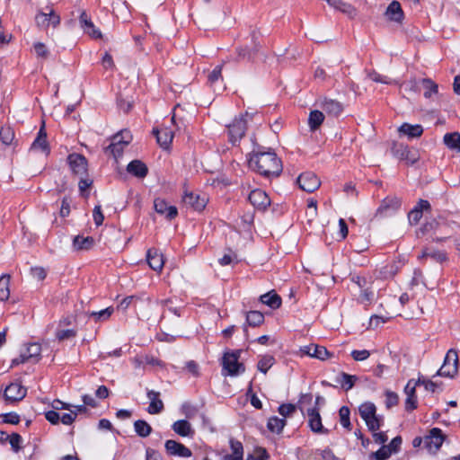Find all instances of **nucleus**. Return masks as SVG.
Here are the masks:
<instances>
[{"label":"nucleus","mask_w":460,"mask_h":460,"mask_svg":"<svg viewBox=\"0 0 460 460\" xmlns=\"http://www.w3.org/2000/svg\"><path fill=\"white\" fill-rule=\"evenodd\" d=\"M182 200L186 205H189L196 211H202L208 202V199L205 196H200L199 194H195L193 192L186 191L184 196L182 197Z\"/></svg>","instance_id":"20"},{"label":"nucleus","mask_w":460,"mask_h":460,"mask_svg":"<svg viewBox=\"0 0 460 460\" xmlns=\"http://www.w3.org/2000/svg\"><path fill=\"white\" fill-rule=\"evenodd\" d=\"M14 139V131L9 126L2 127L0 129V140L5 146H9Z\"/></svg>","instance_id":"49"},{"label":"nucleus","mask_w":460,"mask_h":460,"mask_svg":"<svg viewBox=\"0 0 460 460\" xmlns=\"http://www.w3.org/2000/svg\"><path fill=\"white\" fill-rule=\"evenodd\" d=\"M249 155L250 168L266 178L278 177L283 170L280 158L271 148L254 143Z\"/></svg>","instance_id":"1"},{"label":"nucleus","mask_w":460,"mask_h":460,"mask_svg":"<svg viewBox=\"0 0 460 460\" xmlns=\"http://www.w3.org/2000/svg\"><path fill=\"white\" fill-rule=\"evenodd\" d=\"M431 210L430 203L420 199L414 208L408 213V219L411 225H417L422 217L423 212H429Z\"/></svg>","instance_id":"17"},{"label":"nucleus","mask_w":460,"mask_h":460,"mask_svg":"<svg viewBox=\"0 0 460 460\" xmlns=\"http://www.w3.org/2000/svg\"><path fill=\"white\" fill-rule=\"evenodd\" d=\"M297 405L293 403H283L278 408L279 413L285 418L291 416L296 411Z\"/></svg>","instance_id":"53"},{"label":"nucleus","mask_w":460,"mask_h":460,"mask_svg":"<svg viewBox=\"0 0 460 460\" xmlns=\"http://www.w3.org/2000/svg\"><path fill=\"white\" fill-rule=\"evenodd\" d=\"M260 301L270 307L271 309H278L281 306L282 299L275 290H271L260 296Z\"/></svg>","instance_id":"30"},{"label":"nucleus","mask_w":460,"mask_h":460,"mask_svg":"<svg viewBox=\"0 0 460 460\" xmlns=\"http://www.w3.org/2000/svg\"><path fill=\"white\" fill-rule=\"evenodd\" d=\"M319 106L330 116L339 117L343 111V104L336 100L323 98Z\"/></svg>","instance_id":"22"},{"label":"nucleus","mask_w":460,"mask_h":460,"mask_svg":"<svg viewBox=\"0 0 460 460\" xmlns=\"http://www.w3.org/2000/svg\"><path fill=\"white\" fill-rule=\"evenodd\" d=\"M308 424L311 430L314 433L327 434L329 431L322 424L319 407H314L307 410Z\"/></svg>","instance_id":"16"},{"label":"nucleus","mask_w":460,"mask_h":460,"mask_svg":"<svg viewBox=\"0 0 460 460\" xmlns=\"http://www.w3.org/2000/svg\"><path fill=\"white\" fill-rule=\"evenodd\" d=\"M385 394L386 397L385 403L387 409H391L399 403V396L396 393L387 390Z\"/></svg>","instance_id":"54"},{"label":"nucleus","mask_w":460,"mask_h":460,"mask_svg":"<svg viewBox=\"0 0 460 460\" xmlns=\"http://www.w3.org/2000/svg\"><path fill=\"white\" fill-rule=\"evenodd\" d=\"M127 172L137 178L143 179L148 174V168L144 162L136 159L128 163Z\"/></svg>","instance_id":"26"},{"label":"nucleus","mask_w":460,"mask_h":460,"mask_svg":"<svg viewBox=\"0 0 460 460\" xmlns=\"http://www.w3.org/2000/svg\"><path fill=\"white\" fill-rule=\"evenodd\" d=\"M31 150H40L42 153L46 155H49L50 153V147L47 140V132L45 129L44 122H42V125L40 128L37 137L31 146Z\"/></svg>","instance_id":"19"},{"label":"nucleus","mask_w":460,"mask_h":460,"mask_svg":"<svg viewBox=\"0 0 460 460\" xmlns=\"http://www.w3.org/2000/svg\"><path fill=\"white\" fill-rule=\"evenodd\" d=\"M420 260L430 258L438 263H443L448 261V256L446 252L424 248L421 254L418 257Z\"/></svg>","instance_id":"29"},{"label":"nucleus","mask_w":460,"mask_h":460,"mask_svg":"<svg viewBox=\"0 0 460 460\" xmlns=\"http://www.w3.org/2000/svg\"><path fill=\"white\" fill-rule=\"evenodd\" d=\"M146 460H163V456L157 450L147 447L146 449Z\"/></svg>","instance_id":"64"},{"label":"nucleus","mask_w":460,"mask_h":460,"mask_svg":"<svg viewBox=\"0 0 460 460\" xmlns=\"http://www.w3.org/2000/svg\"><path fill=\"white\" fill-rule=\"evenodd\" d=\"M40 344L33 342L29 344L24 354H26L29 360H33V362L36 363L40 359Z\"/></svg>","instance_id":"44"},{"label":"nucleus","mask_w":460,"mask_h":460,"mask_svg":"<svg viewBox=\"0 0 460 460\" xmlns=\"http://www.w3.org/2000/svg\"><path fill=\"white\" fill-rule=\"evenodd\" d=\"M246 395L247 396H251V404L258 409V410H261L262 408V402H261V400L257 397V395L255 394L252 393V382L250 383L249 385V388L247 390V393H246Z\"/></svg>","instance_id":"59"},{"label":"nucleus","mask_w":460,"mask_h":460,"mask_svg":"<svg viewBox=\"0 0 460 460\" xmlns=\"http://www.w3.org/2000/svg\"><path fill=\"white\" fill-rule=\"evenodd\" d=\"M259 51V45L255 43V47L249 49L248 47H241L236 49L238 61L248 60L252 61Z\"/></svg>","instance_id":"37"},{"label":"nucleus","mask_w":460,"mask_h":460,"mask_svg":"<svg viewBox=\"0 0 460 460\" xmlns=\"http://www.w3.org/2000/svg\"><path fill=\"white\" fill-rule=\"evenodd\" d=\"M458 373V355L456 349H450L444 358L443 365L433 376V377L444 376L453 378Z\"/></svg>","instance_id":"4"},{"label":"nucleus","mask_w":460,"mask_h":460,"mask_svg":"<svg viewBox=\"0 0 460 460\" xmlns=\"http://www.w3.org/2000/svg\"><path fill=\"white\" fill-rule=\"evenodd\" d=\"M339 415H340L341 424L343 426V428H345L346 429L350 431L352 429V424H351L350 419H349V415H350L349 408L348 406H341L339 411Z\"/></svg>","instance_id":"47"},{"label":"nucleus","mask_w":460,"mask_h":460,"mask_svg":"<svg viewBox=\"0 0 460 460\" xmlns=\"http://www.w3.org/2000/svg\"><path fill=\"white\" fill-rule=\"evenodd\" d=\"M67 162L73 173L78 176L87 174V159L81 154L73 153L67 156Z\"/></svg>","instance_id":"9"},{"label":"nucleus","mask_w":460,"mask_h":460,"mask_svg":"<svg viewBox=\"0 0 460 460\" xmlns=\"http://www.w3.org/2000/svg\"><path fill=\"white\" fill-rule=\"evenodd\" d=\"M134 429L137 436L140 438H146L148 437L153 429L146 420H137L134 422Z\"/></svg>","instance_id":"41"},{"label":"nucleus","mask_w":460,"mask_h":460,"mask_svg":"<svg viewBox=\"0 0 460 460\" xmlns=\"http://www.w3.org/2000/svg\"><path fill=\"white\" fill-rule=\"evenodd\" d=\"M296 182L301 190L308 193L315 191L321 186L319 178L313 172L301 173L297 177Z\"/></svg>","instance_id":"8"},{"label":"nucleus","mask_w":460,"mask_h":460,"mask_svg":"<svg viewBox=\"0 0 460 460\" xmlns=\"http://www.w3.org/2000/svg\"><path fill=\"white\" fill-rule=\"evenodd\" d=\"M421 84L425 89L423 95L427 99L438 93V85L430 78L421 79Z\"/></svg>","instance_id":"42"},{"label":"nucleus","mask_w":460,"mask_h":460,"mask_svg":"<svg viewBox=\"0 0 460 460\" xmlns=\"http://www.w3.org/2000/svg\"><path fill=\"white\" fill-rule=\"evenodd\" d=\"M10 276L3 275L0 278V301H6L10 296Z\"/></svg>","instance_id":"45"},{"label":"nucleus","mask_w":460,"mask_h":460,"mask_svg":"<svg viewBox=\"0 0 460 460\" xmlns=\"http://www.w3.org/2000/svg\"><path fill=\"white\" fill-rule=\"evenodd\" d=\"M286 424L287 420L285 419L272 416L268 420L267 428L270 432L280 434Z\"/></svg>","instance_id":"40"},{"label":"nucleus","mask_w":460,"mask_h":460,"mask_svg":"<svg viewBox=\"0 0 460 460\" xmlns=\"http://www.w3.org/2000/svg\"><path fill=\"white\" fill-rule=\"evenodd\" d=\"M127 140H119V136H113L111 143L104 148L106 155H112L115 159L120 157L123 154L125 146H127L132 140L130 132H126Z\"/></svg>","instance_id":"10"},{"label":"nucleus","mask_w":460,"mask_h":460,"mask_svg":"<svg viewBox=\"0 0 460 460\" xmlns=\"http://www.w3.org/2000/svg\"><path fill=\"white\" fill-rule=\"evenodd\" d=\"M392 155L401 161H405L408 164H414L420 159L417 150L410 149L407 145L394 141L391 146Z\"/></svg>","instance_id":"5"},{"label":"nucleus","mask_w":460,"mask_h":460,"mask_svg":"<svg viewBox=\"0 0 460 460\" xmlns=\"http://www.w3.org/2000/svg\"><path fill=\"white\" fill-rule=\"evenodd\" d=\"M397 271L398 266L396 265L395 262H392L382 269L381 274H383L385 278H388L394 277L397 273Z\"/></svg>","instance_id":"61"},{"label":"nucleus","mask_w":460,"mask_h":460,"mask_svg":"<svg viewBox=\"0 0 460 460\" xmlns=\"http://www.w3.org/2000/svg\"><path fill=\"white\" fill-rule=\"evenodd\" d=\"M404 393L407 395L405 400V411L411 412L418 407L416 389L414 386L405 385Z\"/></svg>","instance_id":"34"},{"label":"nucleus","mask_w":460,"mask_h":460,"mask_svg":"<svg viewBox=\"0 0 460 460\" xmlns=\"http://www.w3.org/2000/svg\"><path fill=\"white\" fill-rule=\"evenodd\" d=\"M324 118V114L322 111L318 110L311 111L308 117V126L310 131H316L323 124Z\"/></svg>","instance_id":"35"},{"label":"nucleus","mask_w":460,"mask_h":460,"mask_svg":"<svg viewBox=\"0 0 460 460\" xmlns=\"http://www.w3.org/2000/svg\"><path fill=\"white\" fill-rule=\"evenodd\" d=\"M0 418L3 419L4 423L13 424V425L19 424V422L21 420L19 414H17L14 411L3 413L0 415Z\"/></svg>","instance_id":"55"},{"label":"nucleus","mask_w":460,"mask_h":460,"mask_svg":"<svg viewBox=\"0 0 460 460\" xmlns=\"http://www.w3.org/2000/svg\"><path fill=\"white\" fill-rule=\"evenodd\" d=\"M304 354L310 356L312 358H318L320 360H325L328 358L332 357V353H331L325 347L310 344L308 346H305L302 349Z\"/></svg>","instance_id":"23"},{"label":"nucleus","mask_w":460,"mask_h":460,"mask_svg":"<svg viewBox=\"0 0 460 460\" xmlns=\"http://www.w3.org/2000/svg\"><path fill=\"white\" fill-rule=\"evenodd\" d=\"M241 353V349L225 352L222 358V371L224 376H236L245 371L244 365L238 361Z\"/></svg>","instance_id":"3"},{"label":"nucleus","mask_w":460,"mask_h":460,"mask_svg":"<svg viewBox=\"0 0 460 460\" xmlns=\"http://www.w3.org/2000/svg\"><path fill=\"white\" fill-rule=\"evenodd\" d=\"M146 261L149 267L155 271H161L164 264L163 254L159 253L155 248L147 250Z\"/></svg>","instance_id":"25"},{"label":"nucleus","mask_w":460,"mask_h":460,"mask_svg":"<svg viewBox=\"0 0 460 460\" xmlns=\"http://www.w3.org/2000/svg\"><path fill=\"white\" fill-rule=\"evenodd\" d=\"M391 456V451L387 449L385 446L382 447L376 452H372L370 455V458H375L376 460H386Z\"/></svg>","instance_id":"56"},{"label":"nucleus","mask_w":460,"mask_h":460,"mask_svg":"<svg viewBox=\"0 0 460 460\" xmlns=\"http://www.w3.org/2000/svg\"><path fill=\"white\" fill-rule=\"evenodd\" d=\"M248 200L254 208L260 211H265L271 202L268 194L261 189L252 190L248 195Z\"/></svg>","instance_id":"11"},{"label":"nucleus","mask_w":460,"mask_h":460,"mask_svg":"<svg viewBox=\"0 0 460 460\" xmlns=\"http://www.w3.org/2000/svg\"><path fill=\"white\" fill-rule=\"evenodd\" d=\"M116 102L119 109L123 111L125 113L129 112L132 109L133 101H129L128 96L123 93H119L117 94Z\"/></svg>","instance_id":"48"},{"label":"nucleus","mask_w":460,"mask_h":460,"mask_svg":"<svg viewBox=\"0 0 460 460\" xmlns=\"http://www.w3.org/2000/svg\"><path fill=\"white\" fill-rule=\"evenodd\" d=\"M153 135L155 137L157 143L159 146L164 149L169 148L171 146L174 133L169 128H154L152 131Z\"/></svg>","instance_id":"18"},{"label":"nucleus","mask_w":460,"mask_h":460,"mask_svg":"<svg viewBox=\"0 0 460 460\" xmlns=\"http://www.w3.org/2000/svg\"><path fill=\"white\" fill-rule=\"evenodd\" d=\"M399 132L402 135L407 136L409 138H414L422 135L423 128L420 124L411 125L405 122L399 128Z\"/></svg>","instance_id":"32"},{"label":"nucleus","mask_w":460,"mask_h":460,"mask_svg":"<svg viewBox=\"0 0 460 460\" xmlns=\"http://www.w3.org/2000/svg\"><path fill=\"white\" fill-rule=\"evenodd\" d=\"M94 243L95 240L92 236L76 235L73 239V247L75 251H89Z\"/></svg>","instance_id":"31"},{"label":"nucleus","mask_w":460,"mask_h":460,"mask_svg":"<svg viewBox=\"0 0 460 460\" xmlns=\"http://www.w3.org/2000/svg\"><path fill=\"white\" fill-rule=\"evenodd\" d=\"M80 181L78 182V187L80 193L83 197H88L89 193H85V191L92 186L93 180L84 178V176H80Z\"/></svg>","instance_id":"58"},{"label":"nucleus","mask_w":460,"mask_h":460,"mask_svg":"<svg viewBox=\"0 0 460 460\" xmlns=\"http://www.w3.org/2000/svg\"><path fill=\"white\" fill-rule=\"evenodd\" d=\"M327 3L333 6L335 9L340 10L341 12L349 15H356L357 10L356 8L349 3H346L342 0H326Z\"/></svg>","instance_id":"36"},{"label":"nucleus","mask_w":460,"mask_h":460,"mask_svg":"<svg viewBox=\"0 0 460 460\" xmlns=\"http://www.w3.org/2000/svg\"><path fill=\"white\" fill-rule=\"evenodd\" d=\"M402 443V438L401 436H396L392 439L388 446H386L387 449L391 451V455L393 453H398L401 449V445Z\"/></svg>","instance_id":"60"},{"label":"nucleus","mask_w":460,"mask_h":460,"mask_svg":"<svg viewBox=\"0 0 460 460\" xmlns=\"http://www.w3.org/2000/svg\"><path fill=\"white\" fill-rule=\"evenodd\" d=\"M246 324L251 327H258L264 323V314L260 311L252 310L246 312Z\"/></svg>","instance_id":"39"},{"label":"nucleus","mask_w":460,"mask_h":460,"mask_svg":"<svg viewBox=\"0 0 460 460\" xmlns=\"http://www.w3.org/2000/svg\"><path fill=\"white\" fill-rule=\"evenodd\" d=\"M160 393L153 390L147 391V397L150 403L147 411L150 414H158L164 410V402L159 399Z\"/></svg>","instance_id":"28"},{"label":"nucleus","mask_w":460,"mask_h":460,"mask_svg":"<svg viewBox=\"0 0 460 460\" xmlns=\"http://www.w3.org/2000/svg\"><path fill=\"white\" fill-rule=\"evenodd\" d=\"M275 358L271 355H264L258 361L257 368L260 372L266 374L268 370L274 365Z\"/></svg>","instance_id":"46"},{"label":"nucleus","mask_w":460,"mask_h":460,"mask_svg":"<svg viewBox=\"0 0 460 460\" xmlns=\"http://www.w3.org/2000/svg\"><path fill=\"white\" fill-rule=\"evenodd\" d=\"M172 430L181 437H189L194 434L190 423L187 420H180L172 425Z\"/></svg>","instance_id":"33"},{"label":"nucleus","mask_w":460,"mask_h":460,"mask_svg":"<svg viewBox=\"0 0 460 460\" xmlns=\"http://www.w3.org/2000/svg\"><path fill=\"white\" fill-rule=\"evenodd\" d=\"M79 22L84 31L92 38L101 39L102 37L101 31L94 26L93 22L84 11L80 14Z\"/></svg>","instance_id":"21"},{"label":"nucleus","mask_w":460,"mask_h":460,"mask_svg":"<svg viewBox=\"0 0 460 460\" xmlns=\"http://www.w3.org/2000/svg\"><path fill=\"white\" fill-rule=\"evenodd\" d=\"M230 447L233 451L232 455L225 456V460H243V444L234 439L230 440Z\"/></svg>","instance_id":"38"},{"label":"nucleus","mask_w":460,"mask_h":460,"mask_svg":"<svg viewBox=\"0 0 460 460\" xmlns=\"http://www.w3.org/2000/svg\"><path fill=\"white\" fill-rule=\"evenodd\" d=\"M402 206L401 199L397 197H386L378 207L376 217H387L394 214Z\"/></svg>","instance_id":"12"},{"label":"nucleus","mask_w":460,"mask_h":460,"mask_svg":"<svg viewBox=\"0 0 460 460\" xmlns=\"http://www.w3.org/2000/svg\"><path fill=\"white\" fill-rule=\"evenodd\" d=\"M45 418L52 425H58L60 422V415L55 409L46 411Z\"/></svg>","instance_id":"62"},{"label":"nucleus","mask_w":460,"mask_h":460,"mask_svg":"<svg viewBox=\"0 0 460 460\" xmlns=\"http://www.w3.org/2000/svg\"><path fill=\"white\" fill-rule=\"evenodd\" d=\"M444 144L451 149H458L460 152V133H447L444 136Z\"/></svg>","instance_id":"43"},{"label":"nucleus","mask_w":460,"mask_h":460,"mask_svg":"<svg viewBox=\"0 0 460 460\" xmlns=\"http://www.w3.org/2000/svg\"><path fill=\"white\" fill-rule=\"evenodd\" d=\"M358 413L371 432L378 430L383 425L384 417L376 414V406L372 402H365L360 404Z\"/></svg>","instance_id":"2"},{"label":"nucleus","mask_w":460,"mask_h":460,"mask_svg":"<svg viewBox=\"0 0 460 460\" xmlns=\"http://www.w3.org/2000/svg\"><path fill=\"white\" fill-rule=\"evenodd\" d=\"M114 312L113 307L110 306L99 312H92L89 316L93 318L95 322H103L111 317Z\"/></svg>","instance_id":"51"},{"label":"nucleus","mask_w":460,"mask_h":460,"mask_svg":"<svg viewBox=\"0 0 460 460\" xmlns=\"http://www.w3.org/2000/svg\"><path fill=\"white\" fill-rule=\"evenodd\" d=\"M341 376L342 378L341 386L345 391L350 390L358 380L356 376L349 375L345 372H341Z\"/></svg>","instance_id":"52"},{"label":"nucleus","mask_w":460,"mask_h":460,"mask_svg":"<svg viewBox=\"0 0 460 460\" xmlns=\"http://www.w3.org/2000/svg\"><path fill=\"white\" fill-rule=\"evenodd\" d=\"M247 129V122L243 118H235L231 124L227 126L229 142L236 146L244 137Z\"/></svg>","instance_id":"6"},{"label":"nucleus","mask_w":460,"mask_h":460,"mask_svg":"<svg viewBox=\"0 0 460 460\" xmlns=\"http://www.w3.org/2000/svg\"><path fill=\"white\" fill-rule=\"evenodd\" d=\"M27 394V389L20 382L11 383L4 391L6 402H16L22 401Z\"/></svg>","instance_id":"13"},{"label":"nucleus","mask_w":460,"mask_h":460,"mask_svg":"<svg viewBox=\"0 0 460 460\" xmlns=\"http://www.w3.org/2000/svg\"><path fill=\"white\" fill-rule=\"evenodd\" d=\"M93 221L97 226L102 225L104 220V216L102 212V207L100 205H96L93 211Z\"/></svg>","instance_id":"63"},{"label":"nucleus","mask_w":460,"mask_h":460,"mask_svg":"<svg viewBox=\"0 0 460 460\" xmlns=\"http://www.w3.org/2000/svg\"><path fill=\"white\" fill-rule=\"evenodd\" d=\"M154 208L157 214L164 216L167 220H172L178 216L177 208L169 205L165 199L161 198L155 199Z\"/></svg>","instance_id":"15"},{"label":"nucleus","mask_w":460,"mask_h":460,"mask_svg":"<svg viewBox=\"0 0 460 460\" xmlns=\"http://www.w3.org/2000/svg\"><path fill=\"white\" fill-rule=\"evenodd\" d=\"M446 438L441 429L432 428L429 435L424 437V446L429 453L436 454L442 447Z\"/></svg>","instance_id":"7"},{"label":"nucleus","mask_w":460,"mask_h":460,"mask_svg":"<svg viewBox=\"0 0 460 460\" xmlns=\"http://www.w3.org/2000/svg\"><path fill=\"white\" fill-rule=\"evenodd\" d=\"M387 20L398 23H402L404 19V12L401 6V4L394 0L392 1L386 8L385 13Z\"/></svg>","instance_id":"24"},{"label":"nucleus","mask_w":460,"mask_h":460,"mask_svg":"<svg viewBox=\"0 0 460 460\" xmlns=\"http://www.w3.org/2000/svg\"><path fill=\"white\" fill-rule=\"evenodd\" d=\"M164 448L166 454L170 456L190 457L192 456V452L190 448L173 439L166 440Z\"/></svg>","instance_id":"14"},{"label":"nucleus","mask_w":460,"mask_h":460,"mask_svg":"<svg viewBox=\"0 0 460 460\" xmlns=\"http://www.w3.org/2000/svg\"><path fill=\"white\" fill-rule=\"evenodd\" d=\"M7 441L13 452L18 453L22 449V438L19 433L13 432L11 435L7 434Z\"/></svg>","instance_id":"50"},{"label":"nucleus","mask_w":460,"mask_h":460,"mask_svg":"<svg viewBox=\"0 0 460 460\" xmlns=\"http://www.w3.org/2000/svg\"><path fill=\"white\" fill-rule=\"evenodd\" d=\"M442 226H447V221L444 220L442 217L438 219H432L429 222H426L418 231L417 235H425L431 232L437 233L438 228Z\"/></svg>","instance_id":"27"},{"label":"nucleus","mask_w":460,"mask_h":460,"mask_svg":"<svg viewBox=\"0 0 460 460\" xmlns=\"http://www.w3.org/2000/svg\"><path fill=\"white\" fill-rule=\"evenodd\" d=\"M76 336V331L74 329L58 330L56 332V338L59 341H65Z\"/></svg>","instance_id":"57"}]
</instances>
